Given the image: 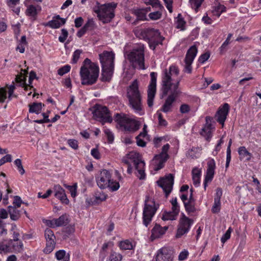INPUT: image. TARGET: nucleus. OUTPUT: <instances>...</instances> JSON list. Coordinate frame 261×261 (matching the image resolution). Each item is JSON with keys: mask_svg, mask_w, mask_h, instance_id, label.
Wrapping results in <instances>:
<instances>
[{"mask_svg": "<svg viewBox=\"0 0 261 261\" xmlns=\"http://www.w3.org/2000/svg\"><path fill=\"white\" fill-rule=\"evenodd\" d=\"M149 11H150V7L145 9H139L135 10L134 13L139 20H146L147 19L146 14Z\"/></svg>", "mask_w": 261, "mask_h": 261, "instance_id": "2f4dec72", "label": "nucleus"}, {"mask_svg": "<svg viewBox=\"0 0 261 261\" xmlns=\"http://www.w3.org/2000/svg\"><path fill=\"white\" fill-rule=\"evenodd\" d=\"M117 127L125 131L135 132L140 127V123L134 117L124 114L115 115Z\"/></svg>", "mask_w": 261, "mask_h": 261, "instance_id": "0eeeda50", "label": "nucleus"}, {"mask_svg": "<svg viewBox=\"0 0 261 261\" xmlns=\"http://www.w3.org/2000/svg\"><path fill=\"white\" fill-rule=\"evenodd\" d=\"M171 203L173 212H178L179 211V206L177 203V199L176 198H173L171 201Z\"/></svg>", "mask_w": 261, "mask_h": 261, "instance_id": "13d9d810", "label": "nucleus"}, {"mask_svg": "<svg viewBox=\"0 0 261 261\" xmlns=\"http://www.w3.org/2000/svg\"><path fill=\"white\" fill-rule=\"evenodd\" d=\"M178 213H164L162 219L164 221L174 220L177 219Z\"/></svg>", "mask_w": 261, "mask_h": 261, "instance_id": "de8ad7c7", "label": "nucleus"}, {"mask_svg": "<svg viewBox=\"0 0 261 261\" xmlns=\"http://www.w3.org/2000/svg\"><path fill=\"white\" fill-rule=\"evenodd\" d=\"M148 140L147 135L145 133H141L137 137V144L138 146L144 147L146 145V141Z\"/></svg>", "mask_w": 261, "mask_h": 261, "instance_id": "c9c22d12", "label": "nucleus"}, {"mask_svg": "<svg viewBox=\"0 0 261 261\" xmlns=\"http://www.w3.org/2000/svg\"><path fill=\"white\" fill-rule=\"evenodd\" d=\"M68 144L72 148L76 150L79 148L78 142L75 139H69L68 140Z\"/></svg>", "mask_w": 261, "mask_h": 261, "instance_id": "052dcab7", "label": "nucleus"}, {"mask_svg": "<svg viewBox=\"0 0 261 261\" xmlns=\"http://www.w3.org/2000/svg\"><path fill=\"white\" fill-rule=\"evenodd\" d=\"M54 189L55 197L59 199L62 203L68 204L69 200L67 197L65 190L59 185H55Z\"/></svg>", "mask_w": 261, "mask_h": 261, "instance_id": "4be33fe9", "label": "nucleus"}, {"mask_svg": "<svg viewBox=\"0 0 261 261\" xmlns=\"http://www.w3.org/2000/svg\"><path fill=\"white\" fill-rule=\"evenodd\" d=\"M22 201L21 198L18 196H16L14 198L13 204L14 206L16 208H18L20 206Z\"/></svg>", "mask_w": 261, "mask_h": 261, "instance_id": "e2e57ef3", "label": "nucleus"}, {"mask_svg": "<svg viewBox=\"0 0 261 261\" xmlns=\"http://www.w3.org/2000/svg\"><path fill=\"white\" fill-rule=\"evenodd\" d=\"M232 34H229L226 40L223 42L220 47L221 51H222L225 49L226 47L229 44V41L232 37Z\"/></svg>", "mask_w": 261, "mask_h": 261, "instance_id": "680f3d73", "label": "nucleus"}, {"mask_svg": "<svg viewBox=\"0 0 261 261\" xmlns=\"http://www.w3.org/2000/svg\"><path fill=\"white\" fill-rule=\"evenodd\" d=\"M56 258L60 260L64 258L66 255V251L64 250H60L56 253Z\"/></svg>", "mask_w": 261, "mask_h": 261, "instance_id": "69168bd1", "label": "nucleus"}, {"mask_svg": "<svg viewBox=\"0 0 261 261\" xmlns=\"http://www.w3.org/2000/svg\"><path fill=\"white\" fill-rule=\"evenodd\" d=\"M57 227L66 225L68 223V219L66 215H63L58 219H55Z\"/></svg>", "mask_w": 261, "mask_h": 261, "instance_id": "c03bdc74", "label": "nucleus"}, {"mask_svg": "<svg viewBox=\"0 0 261 261\" xmlns=\"http://www.w3.org/2000/svg\"><path fill=\"white\" fill-rule=\"evenodd\" d=\"M13 243H7L6 241H3L0 242V253H7L11 251V245Z\"/></svg>", "mask_w": 261, "mask_h": 261, "instance_id": "58836bf2", "label": "nucleus"}, {"mask_svg": "<svg viewBox=\"0 0 261 261\" xmlns=\"http://www.w3.org/2000/svg\"><path fill=\"white\" fill-rule=\"evenodd\" d=\"M123 182V177L115 171V191L117 190Z\"/></svg>", "mask_w": 261, "mask_h": 261, "instance_id": "a18cd8bd", "label": "nucleus"}, {"mask_svg": "<svg viewBox=\"0 0 261 261\" xmlns=\"http://www.w3.org/2000/svg\"><path fill=\"white\" fill-rule=\"evenodd\" d=\"M190 110V106L186 103L182 104L180 107V112L182 114L188 113Z\"/></svg>", "mask_w": 261, "mask_h": 261, "instance_id": "338daca9", "label": "nucleus"}, {"mask_svg": "<svg viewBox=\"0 0 261 261\" xmlns=\"http://www.w3.org/2000/svg\"><path fill=\"white\" fill-rule=\"evenodd\" d=\"M65 23L66 19L61 18L59 15H57L54 16L52 20L44 24V25L45 27H49L51 29H58Z\"/></svg>", "mask_w": 261, "mask_h": 261, "instance_id": "5701e85b", "label": "nucleus"}, {"mask_svg": "<svg viewBox=\"0 0 261 261\" xmlns=\"http://www.w3.org/2000/svg\"><path fill=\"white\" fill-rule=\"evenodd\" d=\"M61 32H62V35L59 36V41L60 42L64 43L68 37V32L65 29H62L61 30Z\"/></svg>", "mask_w": 261, "mask_h": 261, "instance_id": "5fc2aeb1", "label": "nucleus"}, {"mask_svg": "<svg viewBox=\"0 0 261 261\" xmlns=\"http://www.w3.org/2000/svg\"><path fill=\"white\" fill-rule=\"evenodd\" d=\"M207 168L203 182L204 190H206L208 184L210 183L213 179L215 174V170L216 168V163L215 160L213 159H209L207 161Z\"/></svg>", "mask_w": 261, "mask_h": 261, "instance_id": "6ab92c4d", "label": "nucleus"}, {"mask_svg": "<svg viewBox=\"0 0 261 261\" xmlns=\"http://www.w3.org/2000/svg\"><path fill=\"white\" fill-rule=\"evenodd\" d=\"M117 127L125 131L135 132L140 127V123L134 117L124 114L115 115Z\"/></svg>", "mask_w": 261, "mask_h": 261, "instance_id": "6e6552de", "label": "nucleus"}, {"mask_svg": "<svg viewBox=\"0 0 261 261\" xmlns=\"http://www.w3.org/2000/svg\"><path fill=\"white\" fill-rule=\"evenodd\" d=\"M238 153L240 156V159L242 160L249 161L252 157L251 154L246 149L244 146H241L239 147L238 149Z\"/></svg>", "mask_w": 261, "mask_h": 261, "instance_id": "72a5a7b5", "label": "nucleus"}, {"mask_svg": "<svg viewBox=\"0 0 261 261\" xmlns=\"http://www.w3.org/2000/svg\"><path fill=\"white\" fill-rule=\"evenodd\" d=\"M110 172L106 169L102 170L98 177H96L97 186L101 189L109 188L112 192L114 191V181L111 179Z\"/></svg>", "mask_w": 261, "mask_h": 261, "instance_id": "ddd939ff", "label": "nucleus"}, {"mask_svg": "<svg viewBox=\"0 0 261 261\" xmlns=\"http://www.w3.org/2000/svg\"><path fill=\"white\" fill-rule=\"evenodd\" d=\"M213 128L211 123L209 121L208 118L206 117V123L200 132L201 135L207 140L210 139L212 137V131Z\"/></svg>", "mask_w": 261, "mask_h": 261, "instance_id": "a878e982", "label": "nucleus"}, {"mask_svg": "<svg viewBox=\"0 0 261 261\" xmlns=\"http://www.w3.org/2000/svg\"><path fill=\"white\" fill-rule=\"evenodd\" d=\"M28 71L26 69H21V71L19 73L15 79V82L19 87L25 85L27 77L28 76Z\"/></svg>", "mask_w": 261, "mask_h": 261, "instance_id": "cd10ccee", "label": "nucleus"}, {"mask_svg": "<svg viewBox=\"0 0 261 261\" xmlns=\"http://www.w3.org/2000/svg\"><path fill=\"white\" fill-rule=\"evenodd\" d=\"M231 232L232 229L231 227H229L226 231V232L225 233V234L223 235L221 239V241L222 243L224 244L227 240H228L230 238Z\"/></svg>", "mask_w": 261, "mask_h": 261, "instance_id": "6e6d98bb", "label": "nucleus"}, {"mask_svg": "<svg viewBox=\"0 0 261 261\" xmlns=\"http://www.w3.org/2000/svg\"><path fill=\"white\" fill-rule=\"evenodd\" d=\"M117 245L121 250H133L134 249L135 245L129 240H124L119 241L117 243Z\"/></svg>", "mask_w": 261, "mask_h": 261, "instance_id": "c756f323", "label": "nucleus"}, {"mask_svg": "<svg viewBox=\"0 0 261 261\" xmlns=\"http://www.w3.org/2000/svg\"><path fill=\"white\" fill-rule=\"evenodd\" d=\"M225 7L220 4H216L212 10V13L217 17H219L222 13L225 11Z\"/></svg>", "mask_w": 261, "mask_h": 261, "instance_id": "e433bc0d", "label": "nucleus"}, {"mask_svg": "<svg viewBox=\"0 0 261 261\" xmlns=\"http://www.w3.org/2000/svg\"><path fill=\"white\" fill-rule=\"evenodd\" d=\"M12 161V155L9 154H6L0 160V166H2L6 163H10Z\"/></svg>", "mask_w": 261, "mask_h": 261, "instance_id": "4d7b16f0", "label": "nucleus"}, {"mask_svg": "<svg viewBox=\"0 0 261 261\" xmlns=\"http://www.w3.org/2000/svg\"><path fill=\"white\" fill-rule=\"evenodd\" d=\"M172 251L169 248L164 247L158 250L155 255V261H172Z\"/></svg>", "mask_w": 261, "mask_h": 261, "instance_id": "aec40b11", "label": "nucleus"}, {"mask_svg": "<svg viewBox=\"0 0 261 261\" xmlns=\"http://www.w3.org/2000/svg\"><path fill=\"white\" fill-rule=\"evenodd\" d=\"M95 23L93 19H88L83 27L88 31V30H93L95 28Z\"/></svg>", "mask_w": 261, "mask_h": 261, "instance_id": "8fccbe9b", "label": "nucleus"}, {"mask_svg": "<svg viewBox=\"0 0 261 261\" xmlns=\"http://www.w3.org/2000/svg\"><path fill=\"white\" fill-rule=\"evenodd\" d=\"M99 19L103 23H108L114 17V3L100 5L96 2L93 8Z\"/></svg>", "mask_w": 261, "mask_h": 261, "instance_id": "1a4fd4ad", "label": "nucleus"}, {"mask_svg": "<svg viewBox=\"0 0 261 261\" xmlns=\"http://www.w3.org/2000/svg\"><path fill=\"white\" fill-rule=\"evenodd\" d=\"M154 214V213H143V222L146 227L151 222Z\"/></svg>", "mask_w": 261, "mask_h": 261, "instance_id": "37998d69", "label": "nucleus"}, {"mask_svg": "<svg viewBox=\"0 0 261 261\" xmlns=\"http://www.w3.org/2000/svg\"><path fill=\"white\" fill-rule=\"evenodd\" d=\"M99 72V69L97 65L92 62L89 59H85L80 71L82 85L90 86L96 83Z\"/></svg>", "mask_w": 261, "mask_h": 261, "instance_id": "f03ea898", "label": "nucleus"}, {"mask_svg": "<svg viewBox=\"0 0 261 261\" xmlns=\"http://www.w3.org/2000/svg\"><path fill=\"white\" fill-rule=\"evenodd\" d=\"M210 58V54L208 53H205L200 56L198 59V61L201 64H203Z\"/></svg>", "mask_w": 261, "mask_h": 261, "instance_id": "774afa93", "label": "nucleus"}, {"mask_svg": "<svg viewBox=\"0 0 261 261\" xmlns=\"http://www.w3.org/2000/svg\"><path fill=\"white\" fill-rule=\"evenodd\" d=\"M136 36L140 39L148 40L158 44L161 43L163 38L161 36L160 33L157 30L153 29H139L135 31Z\"/></svg>", "mask_w": 261, "mask_h": 261, "instance_id": "9b49d317", "label": "nucleus"}, {"mask_svg": "<svg viewBox=\"0 0 261 261\" xmlns=\"http://www.w3.org/2000/svg\"><path fill=\"white\" fill-rule=\"evenodd\" d=\"M201 171L198 168H195L192 170V179L195 187H198L200 182Z\"/></svg>", "mask_w": 261, "mask_h": 261, "instance_id": "7c9ffc66", "label": "nucleus"}, {"mask_svg": "<svg viewBox=\"0 0 261 261\" xmlns=\"http://www.w3.org/2000/svg\"><path fill=\"white\" fill-rule=\"evenodd\" d=\"M64 186L70 192L72 197L74 198L77 196V183H74L72 186L64 185Z\"/></svg>", "mask_w": 261, "mask_h": 261, "instance_id": "79ce46f5", "label": "nucleus"}, {"mask_svg": "<svg viewBox=\"0 0 261 261\" xmlns=\"http://www.w3.org/2000/svg\"><path fill=\"white\" fill-rule=\"evenodd\" d=\"M197 54V48L193 45L188 50L185 59V72L190 73L192 72L191 65Z\"/></svg>", "mask_w": 261, "mask_h": 261, "instance_id": "dca6fc26", "label": "nucleus"}, {"mask_svg": "<svg viewBox=\"0 0 261 261\" xmlns=\"http://www.w3.org/2000/svg\"><path fill=\"white\" fill-rule=\"evenodd\" d=\"M70 69L71 67L70 65H65L58 69V74L61 76H62L64 74L69 72L70 70Z\"/></svg>", "mask_w": 261, "mask_h": 261, "instance_id": "3c124183", "label": "nucleus"}, {"mask_svg": "<svg viewBox=\"0 0 261 261\" xmlns=\"http://www.w3.org/2000/svg\"><path fill=\"white\" fill-rule=\"evenodd\" d=\"M29 106V113L39 114L42 110V106H44V105L41 102H33L32 104H30Z\"/></svg>", "mask_w": 261, "mask_h": 261, "instance_id": "473e14b6", "label": "nucleus"}, {"mask_svg": "<svg viewBox=\"0 0 261 261\" xmlns=\"http://www.w3.org/2000/svg\"><path fill=\"white\" fill-rule=\"evenodd\" d=\"M7 90L6 87H0V103L5 102L7 98Z\"/></svg>", "mask_w": 261, "mask_h": 261, "instance_id": "603ef678", "label": "nucleus"}, {"mask_svg": "<svg viewBox=\"0 0 261 261\" xmlns=\"http://www.w3.org/2000/svg\"><path fill=\"white\" fill-rule=\"evenodd\" d=\"M126 96L128 100L129 107L134 112L142 115L144 114L142 103V97L139 90L137 80H134L127 89Z\"/></svg>", "mask_w": 261, "mask_h": 261, "instance_id": "20e7f679", "label": "nucleus"}, {"mask_svg": "<svg viewBox=\"0 0 261 261\" xmlns=\"http://www.w3.org/2000/svg\"><path fill=\"white\" fill-rule=\"evenodd\" d=\"M103 132L105 136L107 139V141L109 144H112L114 141V137L113 132L108 128L105 127Z\"/></svg>", "mask_w": 261, "mask_h": 261, "instance_id": "a19ab883", "label": "nucleus"}, {"mask_svg": "<svg viewBox=\"0 0 261 261\" xmlns=\"http://www.w3.org/2000/svg\"><path fill=\"white\" fill-rule=\"evenodd\" d=\"M201 148L199 147H192L187 152V155L192 158H198L200 156Z\"/></svg>", "mask_w": 261, "mask_h": 261, "instance_id": "ea45409f", "label": "nucleus"}, {"mask_svg": "<svg viewBox=\"0 0 261 261\" xmlns=\"http://www.w3.org/2000/svg\"><path fill=\"white\" fill-rule=\"evenodd\" d=\"M28 44L26 36H22L21 39L19 40L16 50H18L20 53H23L25 51V47Z\"/></svg>", "mask_w": 261, "mask_h": 261, "instance_id": "4c0bfd02", "label": "nucleus"}, {"mask_svg": "<svg viewBox=\"0 0 261 261\" xmlns=\"http://www.w3.org/2000/svg\"><path fill=\"white\" fill-rule=\"evenodd\" d=\"M151 80L148 88L147 104L149 107L153 106V99L156 90L157 74L152 72L150 73Z\"/></svg>", "mask_w": 261, "mask_h": 261, "instance_id": "2eb2a0df", "label": "nucleus"}, {"mask_svg": "<svg viewBox=\"0 0 261 261\" xmlns=\"http://www.w3.org/2000/svg\"><path fill=\"white\" fill-rule=\"evenodd\" d=\"M159 207V204L156 203L153 199L147 197L145 201L143 212H155Z\"/></svg>", "mask_w": 261, "mask_h": 261, "instance_id": "393cba45", "label": "nucleus"}, {"mask_svg": "<svg viewBox=\"0 0 261 261\" xmlns=\"http://www.w3.org/2000/svg\"><path fill=\"white\" fill-rule=\"evenodd\" d=\"M144 46L139 43L135 45L132 50L127 55V58L130 62L133 69L128 73L127 71H125V77L129 80L134 73V68L145 69L144 66Z\"/></svg>", "mask_w": 261, "mask_h": 261, "instance_id": "7ed1b4c3", "label": "nucleus"}, {"mask_svg": "<svg viewBox=\"0 0 261 261\" xmlns=\"http://www.w3.org/2000/svg\"><path fill=\"white\" fill-rule=\"evenodd\" d=\"M158 185L162 188L166 196L171 192L173 185V176L169 174L161 178L157 181Z\"/></svg>", "mask_w": 261, "mask_h": 261, "instance_id": "f3484780", "label": "nucleus"}, {"mask_svg": "<svg viewBox=\"0 0 261 261\" xmlns=\"http://www.w3.org/2000/svg\"><path fill=\"white\" fill-rule=\"evenodd\" d=\"M194 220L186 216L184 213L179 219V224L175 238L177 239L181 238L184 234L187 233L190 230V227L193 223Z\"/></svg>", "mask_w": 261, "mask_h": 261, "instance_id": "4468645a", "label": "nucleus"}, {"mask_svg": "<svg viewBox=\"0 0 261 261\" xmlns=\"http://www.w3.org/2000/svg\"><path fill=\"white\" fill-rule=\"evenodd\" d=\"M127 159L125 161V163L127 165V172L129 174H131L133 171V164L137 172L136 174L140 179H144L145 178V163L142 161L139 157V154L136 152H130L127 155Z\"/></svg>", "mask_w": 261, "mask_h": 261, "instance_id": "423d86ee", "label": "nucleus"}, {"mask_svg": "<svg viewBox=\"0 0 261 261\" xmlns=\"http://www.w3.org/2000/svg\"><path fill=\"white\" fill-rule=\"evenodd\" d=\"M204 0H190L189 3L191 8L197 12L198 8L200 7Z\"/></svg>", "mask_w": 261, "mask_h": 261, "instance_id": "49530a36", "label": "nucleus"}, {"mask_svg": "<svg viewBox=\"0 0 261 261\" xmlns=\"http://www.w3.org/2000/svg\"><path fill=\"white\" fill-rule=\"evenodd\" d=\"M44 236L46 240V245L43 252L45 253H50L55 249L56 237L53 230L49 228H46L45 230Z\"/></svg>", "mask_w": 261, "mask_h": 261, "instance_id": "a211bd4d", "label": "nucleus"}, {"mask_svg": "<svg viewBox=\"0 0 261 261\" xmlns=\"http://www.w3.org/2000/svg\"><path fill=\"white\" fill-rule=\"evenodd\" d=\"M91 154L92 156L96 160H99L101 158L100 153L97 148H92L91 150Z\"/></svg>", "mask_w": 261, "mask_h": 261, "instance_id": "bf43d9fd", "label": "nucleus"}, {"mask_svg": "<svg viewBox=\"0 0 261 261\" xmlns=\"http://www.w3.org/2000/svg\"><path fill=\"white\" fill-rule=\"evenodd\" d=\"M168 229V226L162 227L160 225L155 224L151 230V238L152 240L162 237Z\"/></svg>", "mask_w": 261, "mask_h": 261, "instance_id": "b1692460", "label": "nucleus"}, {"mask_svg": "<svg viewBox=\"0 0 261 261\" xmlns=\"http://www.w3.org/2000/svg\"><path fill=\"white\" fill-rule=\"evenodd\" d=\"M180 198L185 204L186 211L188 212H192L193 211V200L192 193H191L189 198L188 197V195L184 194L181 195Z\"/></svg>", "mask_w": 261, "mask_h": 261, "instance_id": "bb28decb", "label": "nucleus"}, {"mask_svg": "<svg viewBox=\"0 0 261 261\" xmlns=\"http://www.w3.org/2000/svg\"><path fill=\"white\" fill-rule=\"evenodd\" d=\"M41 7L39 5L37 6L33 5H30L27 7L25 10V14L28 16L32 17L34 19L37 17L38 11L41 10Z\"/></svg>", "mask_w": 261, "mask_h": 261, "instance_id": "c85d7f7f", "label": "nucleus"}, {"mask_svg": "<svg viewBox=\"0 0 261 261\" xmlns=\"http://www.w3.org/2000/svg\"><path fill=\"white\" fill-rule=\"evenodd\" d=\"M180 81L179 70L176 66L172 65L169 68V72L167 70L164 71L162 77L163 94L164 95H167L168 93L171 94L162 108L163 112L167 113L171 111L172 103L179 93L178 87Z\"/></svg>", "mask_w": 261, "mask_h": 261, "instance_id": "f257e3e1", "label": "nucleus"}, {"mask_svg": "<svg viewBox=\"0 0 261 261\" xmlns=\"http://www.w3.org/2000/svg\"><path fill=\"white\" fill-rule=\"evenodd\" d=\"M99 60L101 65V81H110L113 75L114 68V54L112 51H104L99 54Z\"/></svg>", "mask_w": 261, "mask_h": 261, "instance_id": "39448f33", "label": "nucleus"}, {"mask_svg": "<svg viewBox=\"0 0 261 261\" xmlns=\"http://www.w3.org/2000/svg\"><path fill=\"white\" fill-rule=\"evenodd\" d=\"M222 195V190L220 188H217L216 190V193L214 196L215 201H220V199Z\"/></svg>", "mask_w": 261, "mask_h": 261, "instance_id": "0e129e2a", "label": "nucleus"}, {"mask_svg": "<svg viewBox=\"0 0 261 261\" xmlns=\"http://www.w3.org/2000/svg\"><path fill=\"white\" fill-rule=\"evenodd\" d=\"M169 148V145L168 144L164 145L162 152L156 155L152 160L150 165V171L152 174H155L156 171L163 167L164 164L168 158L167 151Z\"/></svg>", "mask_w": 261, "mask_h": 261, "instance_id": "f8f14e48", "label": "nucleus"}, {"mask_svg": "<svg viewBox=\"0 0 261 261\" xmlns=\"http://www.w3.org/2000/svg\"><path fill=\"white\" fill-rule=\"evenodd\" d=\"M82 52V50L80 49H76L73 52L71 61L70 62L71 64H74L77 63L79 59H80Z\"/></svg>", "mask_w": 261, "mask_h": 261, "instance_id": "09e8293b", "label": "nucleus"}, {"mask_svg": "<svg viewBox=\"0 0 261 261\" xmlns=\"http://www.w3.org/2000/svg\"><path fill=\"white\" fill-rule=\"evenodd\" d=\"M162 13L160 11H155L149 13V17L151 20H158L161 17Z\"/></svg>", "mask_w": 261, "mask_h": 261, "instance_id": "864d4df0", "label": "nucleus"}, {"mask_svg": "<svg viewBox=\"0 0 261 261\" xmlns=\"http://www.w3.org/2000/svg\"><path fill=\"white\" fill-rule=\"evenodd\" d=\"M229 109L228 104L225 103L220 107L216 115L217 121L222 124V126L224 125V122L228 113Z\"/></svg>", "mask_w": 261, "mask_h": 261, "instance_id": "412c9836", "label": "nucleus"}, {"mask_svg": "<svg viewBox=\"0 0 261 261\" xmlns=\"http://www.w3.org/2000/svg\"><path fill=\"white\" fill-rule=\"evenodd\" d=\"M91 111L93 118L102 125L106 123H111L113 121L110 111L106 106L96 104L91 108Z\"/></svg>", "mask_w": 261, "mask_h": 261, "instance_id": "9d476101", "label": "nucleus"}, {"mask_svg": "<svg viewBox=\"0 0 261 261\" xmlns=\"http://www.w3.org/2000/svg\"><path fill=\"white\" fill-rule=\"evenodd\" d=\"M108 195L103 193L102 191H97L95 193V198L92 202L94 203H99L105 200Z\"/></svg>", "mask_w": 261, "mask_h": 261, "instance_id": "f704fd0d", "label": "nucleus"}]
</instances>
